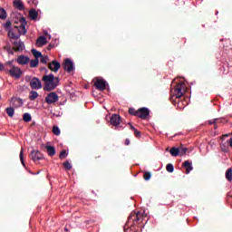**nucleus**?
I'll use <instances>...</instances> for the list:
<instances>
[{
    "instance_id": "f704fd0d",
    "label": "nucleus",
    "mask_w": 232,
    "mask_h": 232,
    "mask_svg": "<svg viewBox=\"0 0 232 232\" xmlns=\"http://www.w3.org/2000/svg\"><path fill=\"white\" fill-rule=\"evenodd\" d=\"M63 168L65 169H72V163H70V161H66L65 163H63Z\"/></svg>"
},
{
    "instance_id": "58836bf2",
    "label": "nucleus",
    "mask_w": 232,
    "mask_h": 232,
    "mask_svg": "<svg viewBox=\"0 0 232 232\" xmlns=\"http://www.w3.org/2000/svg\"><path fill=\"white\" fill-rule=\"evenodd\" d=\"M150 179H151V173H150V172H145V173H144V179H145V180H150Z\"/></svg>"
},
{
    "instance_id": "c9c22d12",
    "label": "nucleus",
    "mask_w": 232,
    "mask_h": 232,
    "mask_svg": "<svg viewBox=\"0 0 232 232\" xmlns=\"http://www.w3.org/2000/svg\"><path fill=\"white\" fill-rule=\"evenodd\" d=\"M53 133L54 135H59V127L57 125L53 127Z\"/></svg>"
},
{
    "instance_id": "c756f323",
    "label": "nucleus",
    "mask_w": 232,
    "mask_h": 232,
    "mask_svg": "<svg viewBox=\"0 0 232 232\" xmlns=\"http://www.w3.org/2000/svg\"><path fill=\"white\" fill-rule=\"evenodd\" d=\"M166 169L169 173H173V171H175V167H173V164L171 163H169L167 166H166Z\"/></svg>"
},
{
    "instance_id": "7ed1b4c3",
    "label": "nucleus",
    "mask_w": 232,
    "mask_h": 232,
    "mask_svg": "<svg viewBox=\"0 0 232 232\" xmlns=\"http://www.w3.org/2000/svg\"><path fill=\"white\" fill-rule=\"evenodd\" d=\"M5 66H11V69L9 70V73L11 77H14V79H21V75H23V71L19 67H15L12 64V62H7Z\"/></svg>"
},
{
    "instance_id": "bb28decb",
    "label": "nucleus",
    "mask_w": 232,
    "mask_h": 232,
    "mask_svg": "<svg viewBox=\"0 0 232 232\" xmlns=\"http://www.w3.org/2000/svg\"><path fill=\"white\" fill-rule=\"evenodd\" d=\"M226 179L228 180V182H231L232 180V169H228L226 172Z\"/></svg>"
},
{
    "instance_id": "7c9ffc66",
    "label": "nucleus",
    "mask_w": 232,
    "mask_h": 232,
    "mask_svg": "<svg viewBox=\"0 0 232 232\" xmlns=\"http://www.w3.org/2000/svg\"><path fill=\"white\" fill-rule=\"evenodd\" d=\"M36 66H39V60H31V68H36Z\"/></svg>"
},
{
    "instance_id": "393cba45",
    "label": "nucleus",
    "mask_w": 232,
    "mask_h": 232,
    "mask_svg": "<svg viewBox=\"0 0 232 232\" xmlns=\"http://www.w3.org/2000/svg\"><path fill=\"white\" fill-rule=\"evenodd\" d=\"M8 17V14H6V10L5 8L0 7V19L4 20Z\"/></svg>"
},
{
    "instance_id": "1a4fd4ad",
    "label": "nucleus",
    "mask_w": 232,
    "mask_h": 232,
    "mask_svg": "<svg viewBox=\"0 0 232 232\" xmlns=\"http://www.w3.org/2000/svg\"><path fill=\"white\" fill-rule=\"evenodd\" d=\"M94 86L97 90H100L101 92L106 90V81L101 78H97Z\"/></svg>"
},
{
    "instance_id": "9b49d317",
    "label": "nucleus",
    "mask_w": 232,
    "mask_h": 232,
    "mask_svg": "<svg viewBox=\"0 0 232 232\" xmlns=\"http://www.w3.org/2000/svg\"><path fill=\"white\" fill-rule=\"evenodd\" d=\"M111 124L119 130L121 124V116L119 114H112L111 117Z\"/></svg>"
},
{
    "instance_id": "a19ab883",
    "label": "nucleus",
    "mask_w": 232,
    "mask_h": 232,
    "mask_svg": "<svg viewBox=\"0 0 232 232\" xmlns=\"http://www.w3.org/2000/svg\"><path fill=\"white\" fill-rule=\"evenodd\" d=\"M135 137H140V131H139L137 129L133 130Z\"/></svg>"
},
{
    "instance_id": "f3484780",
    "label": "nucleus",
    "mask_w": 232,
    "mask_h": 232,
    "mask_svg": "<svg viewBox=\"0 0 232 232\" xmlns=\"http://www.w3.org/2000/svg\"><path fill=\"white\" fill-rule=\"evenodd\" d=\"M13 5L17 10H24V4H23V0H14Z\"/></svg>"
},
{
    "instance_id": "ddd939ff",
    "label": "nucleus",
    "mask_w": 232,
    "mask_h": 232,
    "mask_svg": "<svg viewBox=\"0 0 232 232\" xmlns=\"http://www.w3.org/2000/svg\"><path fill=\"white\" fill-rule=\"evenodd\" d=\"M7 36L9 37V39H15V40H17V39L20 38V36H19V34L17 33V29H15V27L10 28L8 30Z\"/></svg>"
},
{
    "instance_id": "6ab92c4d",
    "label": "nucleus",
    "mask_w": 232,
    "mask_h": 232,
    "mask_svg": "<svg viewBox=\"0 0 232 232\" xmlns=\"http://www.w3.org/2000/svg\"><path fill=\"white\" fill-rule=\"evenodd\" d=\"M45 150H46L49 157H53V155H55V147H53L52 145H47V146H45Z\"/></svg>"
},
{
    "instance_id": "a878e982",
    "label": "nucleus",
    "mask_w": 232,
    "mask_h": 232,
    "mask_svg": "<svg viewBox=\"0 0 232 232\" xmlns=\"http://www.w3.org/2000/svg\"><path fill=\"white\" fill-rule=\"evenodd\" d=\"M5 111L8 115V117H14V115L15 113V110H14V108H12V107L6 108Z\"/></svg>"
},
{
    "instance_id": "39448f33",
    "label": "nucleus",
    "mask_w": 232,
    "mask_h": 232,
    "mask_svg": "<svg viewBox=\"0 0 232 232\" xmlns=\"http://www.w3.org/2000/svg\"><path fill=\"white\" fill-rule=\"evenodd\" d=\"M59 101V95H57V92H50L45 97V102L47 104H53L54 102H57Z\"/></svg>"
},
{
    "instance_id": "aec40b11",
    "label": "nucleus",
    "mask_w": 232,
    "mask_h": 232,
    "mask_svg": "<svg viewBox=\"0 0 232 232\" xmlns=\"http://www.w3.org/2000/svg\"><path fill=\"white\" fill-rule=\"evenodd\" d=\"M29 16L33 21H35V19L39 17V13H37L35 9H32L31 11H29Z\"/></svg>"
},
{
    "instance_id": "2eb2a0df",
    "label": "nucleus",
    "mask_w": 232,
    "mask_h": 232,
    "mask_svg": "<svg viewBox=\"0 0 232 232\" xmlns=\"http://www.w3.org/2000/svg\"><path fill=\"white\" fill-rule=\"evenodd\" d=\"M183 168H186V173L188 175V173H191L193 171V163L189 160H186L183 163Z\"/></svg>"
},
{
    "instance_id": "2f4dec72",
    "label": "nucleus",
    "mask_w": 232,
    "mask_h": 232,
    "mask_svg": "<svg viewBox=\"0 0 232 232\" xmlns=\"http://www.w3.org/2000/svg\"><path fill=\"white\" fill-rule=\"evenodd\" d=\"M188 151V148L181 147L179 148V155L180 157H184Z\"/></svg>"
},
{
    "instance_id": "ea45409f",
    "label": "nucleus",
    "mask_w": 232,
    "mask_h": 232,
    "mask_svg": "<svg viewBox=\"0 0 232 232\" xmlns=\"http://www.w3.org/2000/svg\"><path fill=\"white\" fill-rule=\"evenodd\" d=\"M129 113L130 115H136L137 116V111H135V109H129Z\"/></svg>"
},
{
    "instance_id": "c85d7f7f",
    "label": "nucleus",
    "mask_w": 232,
    "mask_h": 232,
    "mask_svg": "<svg viewBox=\"0 0 232 232\" xmlns=\"http://www.w3.org/2000/svg\"><path fill=\"white\" fill-rule=\"evenodd\" d=\"M20 160H21V163L23 164V166L24 167L25 166V164H24V149H21Z\"/></svg>"
},
{
    "instance_id": "f03ea898",
    "label": "nucleus",
    "mask_w": 232,
    "mask_h": 232,
    "mask_svg": "<svg viewBox=\"0 0 232 232\" xmlns=\"http://www.w3.org/2000/svg\"><path fill=\"white\" fill-rule=\"evenodd\" d=\"M27 24L28 23L26 22V18L22 17V18H20V25H18V26L15 25L14 26V30H16L19 37H21V35H26V33L28 32L26 30V24Z\"/></svg>"
},
{
    "instance_id": "dca6fc26",
    "label": "nucleus",
    "mask_w": 232,
    "mask_h": 232,
    "mask_svg": "<svg viewBox=\"0 0 232 232\" xmlns=\"http://www.w3.org/2000/svg\"><path fill=\"white\" fill-rule=\"evenodd\" d=\"M14 46L17 52H23L24 50V43L23 41H15Z\"/></svg>"
},
{
    "instance_id": "423d86ee",
    "label": "nucleus",
    "mask_w": 232,
    "mask_h": 232,
    "mask_svg": "<svg viewBox=\"0 0 232 232\" xmlns=\"http://www.w3.org/2000/svg\"><path fill=\"white\" fill-rule=\"evenodd\" d=\"M63 69L68 73H72V72H73V70H75V67L73 66V62H72V60H70V58L65 59L64 63H63Z\"/></svg>"
},
{
    "instance_id": "0eeeda50",
    "label": "nucleus",
    "mask_w": 232,
    "mask_h": 232,
    "mask_svg": "<svg viewBox=\"0 0 232 232\" xmlns=\"http://www.w3.org/2000/svg\"><path fill=\"white\" fill-rule=\"evenodd\" d=\"M150 115V109L148 108H140L136 112V117H139L140 119H147Z\"/></svg>"
},
{
    "instance_id": "49530a36",
    "label": "nucleus",
    "mask_w": 232,
    "mask_h": 232,
    "mask_svg": "<svg viewBox=\"0 0 232 232\" xmlns=\"http://www.w3.org/2000/svg\"><path fill=\"white\" fill-rule=\"evenodd\" d=\"M125 144H126V146H130V140L127 139V140H125Z\"/></svg>"
},
{
    "instance_id": "4468645a",
    "label": "nucleus",
    "mask_w": 232,
    "mask_h": 232,
    "mask_svg": "<svg viewBox=\"0 0 232 232\" xmlns=\"http://www.w3.org/2000/svg\"><path fill=\"white\" fill-rule=\"evenodd\" d=\"M16 61H17L18 64L24 66V64H27L30 63V58L25 55H20V56H18Z\"/></svg>"
},
{
    "instance_id": "6e6552de",
    "label": "nucleus",
    "mask_w": 232,
    "mask_h": 232,
    "mask_svg": "<svg viewBox=\"0 0 232 232\" xmlns=\"http://www.w3.org/2000/svg\"><path fill=\"white\" fill-rule=\"evenodd\" d=\"M30 86L33 90H41V88H43V83H41L39 78L34 77L31 80Z\"/></svg>"
},
{
    "instance_id": "5701e85b",
    "label": "nucleus",
    "mask_w": 232,
    "mask_h": 232,
    "mask_svg": "<svg viewBox=\"0 0 232 232\" xmlns=\"http://www.w3.org/2000/svg\"><path fill=\"white\" fill-rule=\"evenodd\" d=\"M179 153L180 150L179 148L174 147L170 150V155H172V157H179V155H180Z\"/></svg>"
},
{
    "instance_id": "e433bc0d",
    "label": "nucleus",
    "mask_w": 232,
    "mask_h": 232,
    "mask_svg": "<svg viewBox=\"0 0 232 232\" xmlns=\"http://www.w3.org/2000/svg\"><path fill=\"white\" fill-rule=\"evenodd\" d=\"M66 157H68V152H66V150H63L60 153V159H66Z\"/></svg>"
},
{
    "instance_id": "412c9836",
    "label": "nucleus",
    "mask_w": 232,
    "mask_h": 232,
    "mask_svg": "<svg viewBox=\"0 0 232 232\" xmlns=\"http://www.w3.org/2000/svg\"><path fill=\"white\" fill-rule=\"evenodd\" d=\"M36 44H38L39 46H44V44H46V37L45 36H40L36 40Z\"/></svg>"
},
{
    "instance_id": "a18cd8bd",
    "label": "nucleus",
    "mask_w": 232,
    "mask_h": 232,
    "mask_svg": "<svg viewBox=\"0 0 232 232\" xmlns=\"http://www.w3.org/2000/svg\"><path fill=\"white\" fill-rule=\"evenodd\" d=\"M128 124L130 127V130H132L133 131H134V130H137V129H135V127L133 125H131V123L129 122Z\"/></svg>"
},
{
    "instance_id": "37998d69",
    "label": "nucleus",
    "mask_w": 232,
    "mask_h": 232,
    "mask_svg": "<svg viewBox=\"0 0 232 232\" xmlns=\"http://www.w3.org/2000/svg\"><path fill=\"white\" fill-rule=\"evenodd\" d=\"M6 70V68H5V65L4 64H0V71L3 72Z\"/></svg>"
},
{
    "instance_id": "f8f14e48",
    "label": "nucleus",
    "mask_w": 232,
    "mask_h": 232,
    "mask_svg": "<svg viewBox=\"0 0 232 232\" xmlns=\"http://www.w3.org/2000/svg\"><path fill=\"white\" fill-rule=\"evenodd\" d=\"M31 159L34 162H37V160H43V154L39 152V150L31 151Z\"/></svg>"
},
{
    "instance_id": "f257e3e1",
    "label": "nucleus",
    "mask_w": 232,
    "mask_h": 232,
    "mask_svg": "<svg viewBox=\"0 0 232 232\" xmlns=\"http://www.w3.org/2000/svg\"><path fill=\"white\" fill-rule=\"evenodd\" d=\"M42 81L44 82V92H52L57 88V81H59V78H56L53 73H50L44 75Z\"/></svg>"
},
{
    "instance_id": "9d476101",
    "label": "nucleus",
    "mask_w": 232,
    "mask_h": 232,
    "mask_svg": "<svg viewBox=\"0 0 232 232\" xmlns=\"http://www.w3.org/2000/svg\"><path fill=\"white\" fill-rule=\"evenodd\" d=\"M182 90H184V82L178 83L174 90V93L177 99H180V97L184 95V92H182Z\"/></svg>"
},
{
    "instance_id": "b1692460",
    "label": "nucleus",
    "mask_w": 232,
    "mask_h": 232,
    "mask_svg": "<svg viewBox=\"0 0 232 232\" xmlns=\"http://www.w3.org/2000/svg\"><path fill=\"white\" fill-rule=\"evenodd\" d=\"M31 52H32L34 57L37 60H39L40 57H42V55H43V53L41 52L37 51L36 49H32Z\"/></svg>"
},
{
    "instance_id": "72a5a7b5",
    "label": "nucleus",
    "mask_w": 232,
    "mask_h": 232,
    "mask_svg": "<svg viewBox=\"0 0 232 232\" xmlns=\"http://www.w3.org/2000/svg\"><path fill=\"white\" fill-rule=\"evenodd\" d=\"M4 50L7 51V53H10V54H13L14 53V51L12 50V48L10 47L9 44L5 45L4 47Z\"/></svg>"
},
{
    "instance_id": "4c0bfd02",
    "label": "nucleus",
    "mask_w": 232,
    "mask_h": 232,
    "mask_svg": "<svg viewBox=\"0 0 232 232\" xmlns=\"http://www.w3.org/2000/svg\"><path fill=\"white\" fill-rule=\"evenodd\" d=\"M12 26V22L7 21L5 24H4V27L5 28V30H10V27Z\"/></svg>"
},
{
    "instance_id": "20e7f679",
    "label": "nucleus",
    "mask_w": 232,
    "mask_h": 232,
    "mask_svg": "<svg viewBox=\"0 0 232 232\" xmlns=\"http://www.w3.org/2000/svg\"><path fill=\"white\" fill-rule=\"evenodd\" d=\"M143 218L144 214L140 212H131L129 216L128 222H133V224H135V222H140V220H142Z\"/></svg>"
},
{
    "instance_id": "79ce46f5",
    "label": "nucleus",
    "mask_w": 232,
    "mask_h": 232,
    "mask_svg": "<svg viewBox=\"0 0 232 232\" xmlns=\"http://www.w3.org/2000/svg\"><path fill=\"white\" fill-rule=\"evenodd\" d=\"M217 122V119L208 121V124H215Z\"/></svg>"
},
{
    "instance_id": "473e14b6",
    "label": "nucleus",
    "mask_w": 232,
    "mask_h": 232,
    "mask_svg": "<svg viewBox=\"0 0 232 232\" xmlns=\"http://www.w3.org/2000/svg\"><path fill=\"white\" fill-rule=\"evenodd\" d=\"M40 62L43 63V64H46V63H48V56H40Z\"/></svg>"
},
{
    "instance_id": "c03bdc74",
    "label": "nucleus",
    "mask_w": 232,
    "mask_h": 232,
    "mask_svg": "<svg viewBox=\"0 0 232 232\" xmlns=\"http://www.w3.org/2000/svg\"><path fill=\"white\" fill-rule=\"evenodd\" d=\"M19 101H21V100H19L17 98H13L12 99V102H19Z\"/></svg>"
},
{
    "instance_id": "cd10ccee",
    "label": "nucleus",
    "mask_w": 232,
    "mask_h": 232,
    "mask_svg": "<svg viewBox=\"0 0 232 232\" xmlns=\"http://www.w3.org/2000/svg\"><path fill=\"white\" fill-rule=\"evenodd\" d=\"M24 122H30L32 121V115L28 112L24 114Z\"/></svg>"
},
{
    "instance_id": "a211bd4d",
    "label": "nucleus",
    "mask_w": 232,
    "mask_h": 232,
    "mask_svg": "<svg viewBox=\"0 0 232 232\" xmlns=\"http://www.w3.org/2000/svg\"><path fill=\"white\" fill-rule=\"evenodd\" d=\"M49 69L51 72H59V62L53 61L51 63H49Z\"/></svg>"
},
{
    "instance_id": "4be33fe9",
    "label": "nucleus",
    "mask_w": 232,
    "mask_h": 232,
    "mask_svg": "<svg viewBox=\"0 0 232 232\" xmlns=\"http://www.w3.org/2000/svg\"><path fill=\"white\" fill-rule=\"evenodd\" d=\"M39 97V93L35 91H31L29 93V99L30 101H35Z\"/></svg>"
}]
</instances>
